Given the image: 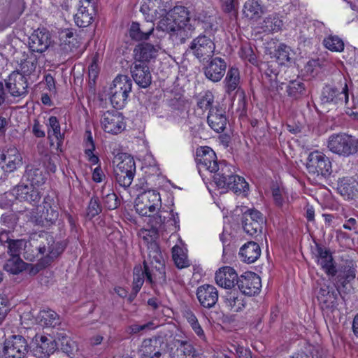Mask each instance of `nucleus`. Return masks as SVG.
Returning a JSON list of instances; mask_svg holds the SVG:
<instances>
[{
  "label": "nucleus",
  "instance_id": "1",
  "mask_svg": "<svg viewBox=\"0 0 358 358\" xmlns=\"http://www.w3.org/2000/svg\"><path fill=\"white\" fill-rule=\"evenodd\" d=\"M206 15L201 13L190 15L187 8L177 6L159 18L156 27V36L158 33L166 32L176 44H182L192 36L200 22L206 20Z\"/></svg>",
  "mask_w": 358,
  "mask_h": 358
},
{
  "label": "nucleus",
  "instance_id": "2",
  "mask_svg": "<svg viewBox=\"0 0 358 358\" xmlns=\"http://www.w3.org/2000/svg\"><path fill=\"white\" fill-rule=\"evenodd\" d=\"M153 252V258L150 259V265L145 260L143 266H136L134 268L133 292L136 294L141 289L145 278L150 284L165 280V266L158 245L152 243L150 245Z\"/></svg>",
  "mask_w": 358,
  "mask_h": 358
},
{
  "label": "nucleus",
  "instance_id": "3",
  "mask_svg": "<svg viewBox=\"0 0 358 358\" xmlns=\"http://www.w3.org/2000/svg\"><path fill=\"white\" fill-rule=\"evenodd\" d=\"M356 269L350 265H345L343 269L340 270L335 277L334 285L336 289H334L329 285H324L319 290L317 299L322 310L333 312L338 305V299L340 294L339 289L345 287L346 284L355 278Z\"/></svg>",
  "mask_w": 358,
  "mask_h": 358
},
{
  "label": "nucleus",
  "instance_id": "4",
  "mask_svg": "<svg viewBox=\"0 0 358 358\" xmlns=\"http://www.w3.org/2000/svg\"><path fill=\"white\" fill-rule=\"evenodd\" d=\"M213 180L220 188L231 190L236 194L245 193L249 189V185L244 178L234 174L231 167L224 162L212 173Z\"/></svg>",
  "mask_w": 358,
  "mask_h": 358
},
{
  "label": "nucleus",
  "instance_id": "5",
  "mask_svg": "<svg viewBox=\"0 0 358 358\" xmlns=\"http://www.w3.org/2000/svg\"><path fill=\"white\" fill-rule=\"evenodd\" d=\"M327 147L333 153L349 157L358 152V139L345 133L333 134L328 139Z\"/></svg>",
  "mask_w": 358,
  "mask_h": 358
},
{
  "label": "nucleus",
  "instance_id": "6",
  "mask_svg": "<svg viewBox=\"0 0 358 358\" xmlns=\"http://www.w3.org/2000/svg\"><path fill=\"white\" fill-rule=\"evenodd\" d=\"M120 162L114 169L115 178L120 186L124 189L130 187L136 173V164L134 158L122 153L117 158Z\"/></svg>",
  "mask_w": 358,
  "mask_h": 358
},
{
  "label": "nucleus",
  "instance_id": "7",
  "mask_svg": "<svg viewBox=\"0 0 358 358\" xmlns=\"http://www.w3.org/2000/svg\"><path fill=\"white\" fill-rule=\"evenodd\" d=\"M58 209L54 198L48 195L45 196L42 206H37V215L30 216V221L37 225L52 224L59 218Z\"/></svg>",
  "mask_w": 358,
  "mask_h": 358
},
{
  "label": "nucleus",
  "instance_id": "8",
  "mask_svg": "<svg viewBox=\"0 0 358 358\" xmlns=\"http://www.w3.org/2000/svg\"><path fill=\"white\" fill-rule=\"evenodd\" d=\"M131 87V80L127 76L120 75L114 79L110 88V99L115 108H122L125 105Z\"/></svg>",
  "mask_w": 358,
  "mask_h": 358
},
{
  "label": "nucleus",
  "instance_id": "9",
  "mask_svg": "<svg viewBox=\"0 0 358 358\" xmlns=\"http://www.w3.org/2000/svg\"><path fill=\"white\" fill-rule=\"evenodd\" d=\"M136 211L141 216L150 217L161 207L159 193L155 189H149L140 192L135 200Z\"/></svg>",
  "mask_w": 358,
  "mask_h": 358
},
{
  "label": "nucleus",
  "instance_id": "10",
  "mask_svg": "<svg viewBox=\"0 0 358 358\" xmlns=\"http://www.w3.org/2000/svg\"><path fill=\"white\" fill-rule=\"evenodd\" d=\"M348 99L347 80L341 76L337 85H326L321 94L322 103L343 104L348 103Z\"/></svg>",
  "mask_w": 358,
  "mask_h": 358
},
{
  "label": "nucleus",
  "instance_id": "11",
  "mask_svg": "<svg viewBox=\"0 0 358 358\" xmlns=\"http://www.w3.org/2000/svg\"><path fill=\"white\" fill-rule=\"evenodd\" d=\"M29 346L21 335H12L3 342L2 352L5 358H27Z\"/></svg>",
  "mask_w": 358,
  "mask_h": 358
},
{
  "label": "nucleus",
  "instance_id": "12",
  "mask_svg": "<svg viewBox=\"0 0 358 358\" xmlns=\"http://www.w3.org/2000/svg\"><path fill=\"white\" fill-rule=\"evenodd\" d=\"M313 257L318 265L321 266L325 273L329 277H336L340 270L345 266L337 269L330 250L325 246L315 243L312 250Z\"/></svg>",
  "mask_w": 358,
  "mask_h": 358
},
{
  "label": "nucleus",
  "instance_id": "13",
  "mask_svg": "<svg viewBox=\"0 0 358 358\" xmlns=\"http://www.w3.org/2000/svg\"><path fill=\"white\" fill-rule=\"evenodd\" d=\"M306 169L310 173L327 177L331 174V162L324 153L317 150L309 154Z\"/></svg>",
  "mask_w": 358,
  "mask_h": 358
},
{
  "label": "nucleus",
  "instance_id": "14",
  "mask_svg": "<svg viewBox=\"0 0 358 358\" xmlns=\"http://www.w3.org/2000/svg\"><path fill=\"white\" fill-rule=\"evenodd\" d=\"M172 8V0H143L141 12L145 20H156Z\"/></svg>",
  "mask_w": 358,
  "mask_h": 358
},
{
  "label": "nucleus",
  "instance_id": "15",
  "mask_svg": "<svg viewBox=\"0 0 358 358\" xmlns=\"http://www.w3.org/2000/svg\"><path fill=\"white\" fill-rule=\"evenodd\" d=\"M167 343L163 336H153L143 341L139 353L141 358H159L166 352Z\"/></svg>",
  "mask_w": 358,
  "mask_h": 358
},
{
  "label": "nucleus",
  "instance_id": "16",
  "mask_svg": "<svg viewBox=\"0 0 358 358\" xmlns=\"http://www.w3.org/2000/svg\"><path fill=\"white\" fill-rule=\"evenodd\" d=\"M264 222V217L257 210L248 209L243 213V230L252 237H257L262 234Z\"/></svg>",
  "mask_w": 358,
  "mask_h": 358
},
{
  "label": "nucleus",
  "instance_id": "17",
  "mask_svg": "<svg viewBox=\"0 0 358 358\" xmlns=\"http://www.w3.org/2000/svg\"><path fill=\"white\" fill-rule=\"evenodd\" d=\"M33 351L41 358H48L57 349L56 340L50 335L37 334L32 339Z\"/></svg>",
  "mask_w": 358,
  "mask_h": 358
},
{
  "label": "nucleus",
  "instance_id": "18",
  "mask_svg": "<svg viewBox=\"0 0 358 358\" xmlns=\"http://www.w3.org/2000/svg\"><path fill=\"white\" fill-rule=\"evenodd\" d=\"M189 50L196 58L205 59L213 56L215 45L208 36L200 34L192 41Z\"/></svg>",
  "mask_w": 358,
  "mask_h": 358
},
{
  "label": "nucleus",
  "instance_id": "19",
  "mask_svg": "<svg viewBox=\"0 0 358 358\" xmlns=\"http://www.w3.org/2000/svg\"><path fill=\"white\" fill-rule=\"evenodd\" d=\"M195 160L199 172L208 171L213 173L220 165L214 151L209 147H200L196 149Z\"/></svg>",
  "mask_w": 358,
  "mask_h": 358
},
{
  "label": "nucleus",
  "instance_id": "20",
  "mask_svg": "<svg viewBox=\"0 0 358 358\" xmlns=\"http://www.w3.org/2000/svg\"><path fill=\"white\" fill-rule=\"evenodd\" d=\"M101 124L105 132L111 134H117L125 127L123 116L115 110L103 113L101 118Z\"/></svg>",
  "mask_w": 358,
  "mask_h": 358
},
{
  "label": "nucleus",
  "instance_id": "21",
  "mask_svg": "<svg viewBox=\"0 0 358 358\" xmlns=\"http://www.w3.org/2000/svg\"><path fill=\"white\" fill-rule=\"evenodd\" d=\"M96 13L94 0H80L75 22L80 27H87L93 22Z\"/></svg>",
  "mask_w": 358,
  "mask_h": 358
},
{
  "label": "nucleus",
  "instance_id": "22",
  "mask_svg": "<svg viewBox=\"0 0 358 358\" xmlns=\"http://www.w3.org/2000/svg\"><path fill=\"white\" fill-rule=\"evenodd\" d=\"M236 285L243 294L252 296L259 293L262 282L257 274L248 271L238 277Z\"/></svg>",
  "mask_w": 358,
  "mask_h": 358
},
{
  "label": "nucleus",
  "instance_id": "23",
  "mask_svg": "<svg viewBox=\"0 0 358 358\" xmlns=\"http://www.w3.org/2000/svg\"><path fill=\"white\" fill-rule=\"evenodd\" d=\"M5 82L6 87L12 96L22 98L27 94V78L18 71L12 72Z\"/></svg>",
  "mask_w": 358,
  "mask_h": 358
},
{
  "label": "nucleus",
  "instance_id": "24",
  "mask_svg": "<svg viewBox=\"0 0 358 358\" xmlns=\"http://www.w3.org/2000/svg\"><path fill=\"white\" fill-rule=\"evenodd\" d=\"M13 194L20 201H24L33 206L38 204L41 199V192L31 185L20 184L13 189Z\"/></svg>",
  "mask_w": 358,
  "mask_h": 358
},
{
  "label": "nucleus",
  "instance_id": "25",
  "mask_svg": "<svg viewBox=\"0 0 358 358\" xmlns=\"http://www.w3.org/2000/svg\"><path fill=\"white\" fill-rule=\"evenodd\" d=\"M51 43V36L45 29L35 30L29 38V46L32 52L42 53Z\"/></svg>",
  "mask_w": 358,
  "mask_h": 358
},
{
  "label": "nucleus",
  "instance_id": "26",
  "mask_svg": "<svg viewBox=\"0 0 358 358\" xmlns=\"http://www.w3.org/2000/svg\"><path fill=\"white\" fill-rule=\"evenodd\" d=\"M227 69V63L221 57L212 58L204 66L205 76L213 83L220 81L224 76Z\"/></svg>",
  "mask_w": 358,
  "mask_h": 358
},
{
  "label": "nucleus",
  "instance_id": "27",
  "mask_svg": "<svg viewBox=\"0 0 358 358\" xmlns=\"http://www.w3.org/2000/svg\"><path fill=\"white\" fill-rule=\"evenodd\" d=\"M218 291L215 287L205 284L196 289V297L203 308H210L215 306L218 301Z\"/></svg>",
  "mask_w": 358,
  "mask_h": 358
},
{
  "label": "nucleus",
  "instance_id": "28",
  "mask_svg": "<svg viewBox=\"0 0 358 358\" xmlns=\"http://www.w3.org/2000/svg\"><path fill=\"white\" fill-rule=\"evenodd\" d=\"M130 71L133 80L140 87L147 88L150 85L152 76L148 65L134 62Z\"/></svg>",
  "mask_w": 358,
  "mask_h": 358
},
{
  "label": "nucleus",
  "instance_id": "29",
  "mask_svg": "<svg viewBox=\"0 0 358 358\" xmlns=\"http://www.w3.org/2000/svg\"><path fill=\"white\" fill-rule=\"evenodd\" d=\"M207 122L210 128L215 131L217 133L222 132L227 123L224 109L217 106L211 108L207 117Z\"/></svg>",
  "mask_w": 358,
  "mask_h": 358
},
{
  "label": "nucleus",
  "instance_id": "30",
  "mask_svg": "<svg viewBox=\"0 0 358 358\" xmlns=\"http://www.w3.org/2000/svg\"><path fill=\"white\" fill-rule=\"evenodd\" d=\"M238 277L236 271L230 266H224L216 273L215 280L216 284L224 289H231L237 282Z\"/></svg>",
  "mask_w": 358,
  "mask_h": 358
},
{
  "label": "nucleus",
  "instance_id": "31",
  "mask_svg": "<svg viewBox=\"0 0 358 358\" xmlns=\"http://www.w3.org/2000/svg\"><path fill=\"white\" fill-rule=\"evenodd\" d=\"M159 46L149 43H142L136 46L134 50V59L137 63L148 62L155 59L158 52Z\"/></svg>",
  "mask_w": 358,
  "mask_h": 358
},
{
  "label": "nucleus",
  "instance_id": "32",
  "mask_svg": "<svg viewBox=\"0 0 358 358\" xmlns=\"http://www.w3.org/2000/svg\"><path fill=\"white\" fill-rule=\"evenodd\" d=\"M171 358H196V351L189 342L176 340L169 351Z\"/></svg>",
  "mask_w": 358,
  "mask_h": 358
},
{
  "label": "nucleus",
  "instance_id": "33",
  "mask_svg": "<svg viewBox=\"0 0 358 358\" xmlns=\"http://www.w3.org/2000/svg\"><path fill=\"white\" fill-rule=\"evenodd\" d=\"M261 255V248L258 243L254 241H249L245 243L239 251V256L241 261L252 264L256 262Z\"/></svg>",
  "mask_w": 358,
  "mask_h": 358
},
{
  "label": "nucleus",
  "instance_id": "34",
  "mask_svg": "<svg viewBox=\"0 0 358 358\" xmlns=\"http://www.w3.org/2000/svg\"><path fill=\"white\" fill-rule=\"evenodd\" d=\"M0 161L5 163L6 171L13 172L22 164V157L15 148L8 149L0 156Z\"/></svg>",
  "mask_w": 358,
  "mask_h": 358
},
{
  "label": "nucleus",
  "instance_id": "35",
  "mask_svg": "<svg viewBox=\"0 0 358 358\" xmlns=\"http://www.w3.org/2000/svg\"><path fill=\"white\" fill-rule=\"evenodd\" d=\"M23 178L29 182L32 186L39 187L43 185L46 180V174L41 168L33 165L27 166Z\"/></svg>",
  "mask_w": 358,
  "mask_h": 358
},
{
  "label": "nucleus",
  "instance_id": "36",
  "mask_svg": "<svg viewBox=\"0 0 358 358\" xmlns=\"http://www.w3.org/2000/svg\"><path fill=\"white\" fill-rule=\"evenodd\" d=\"M48 245H40L38 248L41 254L46 253V257L50 262L57 257L64 250V247L61 243H55L52 236L47 238Z\"/></svg>",
  "mask_w": 358,
  "mask_h": 358
},
{
  "label": "nucleus",
  "instance_id": "37",
  "mask_svg": "<svg viewBox=\"0 0 358 358\" xmlns=\"http://www.w3.org/2000/svg\"><path fill=\"white\" fill-rule=\"evenodd\" d=\"M224 301L228 308L234 313L241 311L245 304L243 294L237 290H233L227 293Z\"/></svg>",
  "mask_w": 358,
  "mask_h": 358
},
{
  "label": "nucleus",
  "instance_id": "38",
  "mask_svg": "<svg viewBox=\"0 0 358 358\" xmlns=\"http://www.w3.org/2000/svg\"><path fill=\"white\" fill-rule=\"evenodd\" d=\"M36 320L40 325L46 327H55L59 324L58 314L52 310H41Z\"/></svg>",
  "mask_w": 358,
  "mask_h": 358
},
{
  "label": "nucleus",
  "instance_id": "39",
  "mask_svg": "<svg viewBox=\"0 0 358 358\" xmlns=\"http://www.w3.org/2000/svg\"><path fill=\"white\" fill-rule=\"evenodd\" d=\"M48 138L54 136L57 140V145L59 149L64 141V134L61 133L60 124L58 119L55 116H50L48 119Z\"/></svg>",
  "mask_w": 358,
  "mask_h": 358
},
{
  "label": "nucleus",
  "instance_id": "40",
  "mask_svg": "<svg viewBox=\"0 0 358 358\" xmlns=\"http://www.w3.org/2000/svg\"><path fill=\"white\" fill-rule=\"evenodd\" d=\"M226 92L228 94L238 89L240 84V73L237 68H230L224 79Z\"/></svg>",
  "mask_w": 358,
  "mask_h": 358
},
{
  "label": "nucleus",
  "instance_id": "41",
  "mask_svg": "<svg viewBox=\"0 0 358 358\" xmlns=\"http://www.w3.org/2000/svg\"><path fill=\"white\" fill-rule=\"evenodd\" d=\"M338 193L347 200L353 199L357 194V190L348 178H342L338 182Z\"/></svg>",
  "mask_w": 358,
  "mask_h": 358
},
{
  "label": "nucleus",
  "instance_id": "42",
  "mask_svg": "<svg viewBox=\"0 0 358 358\" xmlns=\"http://www.w3.org/2000/svg\"><path fill=\"white\" fill-rule=\"evenodd\" d=\"M27 265L20 257H10L3 265V269L10 274L17 275L25 270Z\"/></svg>",
  "mask_w": 358,
  "mask_h": 358
},
{
  "label": "nucleus",
  "instance_id": "43",
  "mask_svg": "<svg viewBox=\"0 0 358 358\" xmlns=\"http://www.w3.org/2000/svg\"><path fill=\"white\" fill-rule=\"evenodd\" d=\"M305 83L299 79L289 81L287 86V92L289 96L298 99L306 94Z\"/></svg>",
  "mask_w": 358,
  "mask_h": 358
},
{
  "label": "nucleus",
  "instance_id": "44",
  "mask_svg": "<svg viewBox=\"0 0 358 358\" xmlns=\"http://www.w3.org/2000/svg\"><path fill=\"white\" fill-rule=\"evenodd\" d=\"M262 13V7L257 0H248L243 7V13L250 19L258 18Z\"/></svg>",
  "mask_w": 358,
  "mask_h": 358
},
{
  "label": "nucleus",
  "instance_id": "45",
  "mask_svg": "<svg viewBox=\"0 0 358 358\" xmlns=\"http://www.w3.org/2000/svg\"><path fill=\"white\" fill-rule=\"evenodd\" d=\"M282 27V21L277 15H271L263 22L262 28L266 32L279 31Z\"/></svg>",
  "mask_w": 358,
  "mask_h": 358
},
{
  "label": "nucleus",
  "instance_id": "46",
  "mask_svg": "<svg viewBox=\"0 0 358 358\" xmlns=\"http://www.w3.org/2000/svg\"><path fill=\"white\" fill-rule=\"evenodd\" d=\"M326 48L333 52H342L344 50L343 40L336 35H329L323 40Z\"/></svg>",
  "mask_w": 358,
  "mask_h": 358
},
{
  "label": "nucleus",
  "instance_id": "47",
  "mask_svg": "<svg viewBox=\"0 0 358 358\" xmlns=\"http://www.w3.org/2000/svg\"><path fill=\"white\" fill-rule=\"evenodd\" d=\"M105 189L106 187H103L102 189V198L104 207L108 210L116 209L120 205V201L117 195L110 189H108V192L105 194Z\"/></svg>",
  "mask_w": 358,
  "mask_h": 358
},
{
  "label": "nucleus",
  "instance_id": "48",
  "mask_svg": "<svg viewBox=\"0 0 358 358\" xmlns=\"http://www.w3.org/2000/svg\"><path fill=\"white\" fill-rule=\"evenodd\" d=\"M172 257L178 268H182L189 266L186 255L182 249L178 245H175L172 248Z\"/></svg>",
  "mask_w": 358,
  "mask_h": 358
},
{
  "label": "nucleus",
  "instance_id": "49",
  "mask_svg": "<svg viewBox=\"0 0 358 358\" xmlns=\"http://www.w3.org/2000/svg\"><path fill=\"white\" fill-rule=\"evenodd\" d=\"M26 247V242L24 240L10 241L7 248L8 253L10 257H20V255Z\"/></svg>",
  "mask_w": 358,
  "mask_h": 358
},
{
  "label": "nucleus",
  "instance_id": "50",
  "mask_svg": "<svg viewBox=\"0 0 358 358\" xmlns=\"http://www.w3.org/2000/svg\"><path fill=\"white\" fill-rule=\"evenodd\" d=\"M275 57L277 62L282 65L290 60V48L285 44H280L275 50Z\"/></svg>",
  "mask_w": 358,
  "mask_h": 358
},
{
  "label": "nucleus",
  "instance_id": "51",
  "mask_svg": "<svg viewBox=\"0 0 358 358\" xmlns=\"http://www.w3.org/2000/svg\"><path fill=\"white\" fill-rule=\"evenodd\" d=\"M102 210V206L100 204L98 196H94L90 199L87 209V216L92 219L98 215Z\"/></svg>",
  "mask_w": 358,
  "mask_h": 358
},
{
  "label": "nucleus",
  "instance_id": "52",
  "mask_svg": "<svg viewBox=\"0 0 358 358\" xmlns=\"http://www.w3.org/2000/svg\"><path fill=\"white\" fill-rule=\"evenodd\" d=\"M214 102V96L212 92L208 91L204 93L197 101V106L201 110H209L212 106L213 103Z\"/></svg>",
  "mask_w": 358,
  "mask_h": 358
},
{
  "label": "nucleus",
  "instance_id": "53",
  "mask_svg": "<svg viewBox=\"0 0 358 358\" xmlns=\"http://www.w3.org/2000/svg\"><path fill=\"white\" fill-rule=\"evenodd\" d=\"M156 327L153 322H148L143 324H133L127 327V332L129 334H136L141 331L155 329Z\"/></svg>",
  "mask_w": 358,
  "mask_h": 358
},
{
  "label": "nucleus",
  "instance_id": "54",
  "mask_svg": "<svg viewBox=\"0 0 358 358\" xmlns=\"http://www.w3.org/2000/svg\"><path fill=\"white\" fill-rule=\"evenodd\" d=\"M129 36L135 41H144L145 34L138 22H132L129 29Z\"/></svg>",
  "mask_w": 358,
  "mask_h": 358
},
{
  "label": "nucleus",
  "instance_id": "55",
  "mask_svg": "<svg viewBox=\"0 0 358 358\" xmlns=\"http://www.w3.org/2000/svg\"><path fill=\"white\" fill-rule=\"evenodd\" d=\"M36 59L33 58L31 57H28L27 58L24 59L23 61H22L20 64V69L21 71L24 74H30L31 72H33L36 66Z\"/></svg>",
  "mask_w": 358,
  "mask_h": 358
},
{
  "label": "nucleus",
  "instance_id": "56",
  "mask_svg": "<svg viewBox=\"0 0 358 358\" xmlns=\"http://www.w3.org/2000/svg\"><path fill=\"white\" fill-rule=\"evenodd\" d=\"M153 231H151L150 230L148 229H141L139 231V236L141 237L147 243V247L148 250V257L149 259L153 258V252L151 248H150V245L152 243H154L157 245V243L154 241V238L151 235V233Z\"/></svg>",
  "mask_w": 358,
  "mask_h": 358
},
{
  "label": "nucleus",
  "instance_id": "57",
  "mask_svg": "<svg viewBox=\"0 0 358 358\" xmlns=\"http://www.w3.org/2000/svg\"><path fill=\"white\" fill-rule=\"evenodd\" d=\"M266 75L269 78L270 84L269 86L268 87L269 90L274 93H278L280 90L282 89V85H283V83H278L277 80L278 74L271 71V74L266 73Z\"/></svg>",
  "mask_w": 358,
  "mask_h": 358
},
{
  "label": "nucleus",
  "instance_id": "58",
  "mask_svg": "<svg viewBox=\"0 0 358 358\" xmlns=\"http://www.w3.org/2000/svg\"><path fill=\"white\" fill-rule=\"evenodd\" d=\"M76 48L75 43L71 41H65L59 45L58 52L64 57L70 56L74 52Z\"/></svg>",
  "mask_w": 358,
  "mask_h": 358
},
{
  "label": "nucleus",
  "instance_id": "59",
  "mask_svg": "<svg viewBox=\"0 0 358 358\" xmlns=\"http://www.w3.org/2000/svg\"><path fill=\"white\" fill-rule=\"evenodd\" d=\"M154 21L155 20H146L145 22L140 24L142 31L145 34L144 41L148 40L151 35L156 36V32L155 33Z\"/></svg>",
  "mask_w": 358,
  "mask_h": 358
},
{
  "label": "nucleus",
  "instance_id": "60",
  "mask_svg": "<svg viewBox=\"0 0 358 358\" xmlns=\"http://www.w3.org/2000/svg\"><path fill=\"white\" fill-rule=\"evenodd\" d=\"M43 126L38 120H34L32 128L34 135L37 138H43L45 136V131L43 130Z\"/></svg>",
  "mask_w": 358,
  "mask_h": 358
},
{
  "label": "nucleus",
  "instance_id": "61",
  "mask_svg": "<svg viewBox=\"0 0 358 358\" xmlns=\"http://www.w3.org/2000/svg\"><path fill=\"white\" fill-rule=\"evenodd\" d=\"M189 325L191 326L194 333L199 337V338L203 341L206 340L204 331L199 323L198 320H195L194 322L189 324Z\"/></svg>",
  "mask_w": 358,
  "mask_h": 358
},
{
  "label": "nucleus",
  "instance_id": "62",
  "mask_svg": "<svg viewBox=\"0 0 358 358\" xmlns=\"http://www.w3.org/2000/svg\"><path fill=\"white\" fill-rule=\"evenodd\" d=\"M166 217L162 216V213L157 214V216H153L150 219V222L152 224L153 229H158L160 226L165 222Z\"/></svg>",
  "mask_w": 358,
  "mask_h": 358
},
{
  "label": "nucleus",
  "instance_id": "63",
  "mask_svg": "<svg viewBox=\"0 0 358 358\" xmlns=\"http://www.w3.org/2000/svg\"><path fill=\"white\" fill-rule=\"evenodd\" d=\"M272 196L273 198V200L275 201V203L278 206H281L283 203V197L282 195V191L280 189L279 187H273L272 189Z\"/></svg>",
  "mask_w": 358,
  "mask_h": 358
},
{
  "label": "nucleus",
  "instance_id": "64",
  "mask_svg": "<svg viewBox=\"0 0 358 358\" xmlns=\"http://www.w3.org/2000/svg\"><path fill=\"white\" fill-rule=\"evenodd\" d=\"M224 11L229 13L236 9V0H220Z\"/></svg>",
  "mask_w": 358,
  "mask_h": 358
}]
</instances>
